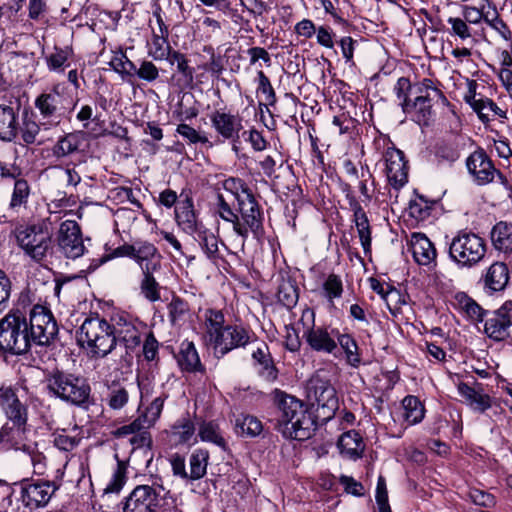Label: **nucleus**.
<instances>
[{"mask_svg":"<svg viewBox=\"0 0 512 512\" xmlns=\"http://www.w3.org/2000/svg\"><path fill=\"white\" fill-rule=\"evenodd\" d=\"M56 242L58 250L68 259H77L86 251L81 228L74 220H65L60 224Z\"/></svg>","mask_w":512,"mask_h":512,"instance_id":"14","label":"nucleus"},{"mask_svg":"<svg viewBox=\"0 0 512 512\" xmlns=\"http://www.w3.org/2000/svg\"><path fill=\"white\" fill-rule=\"evenodd\" d=\"M176 358L180 369L184 372H205V367L200 361L198 352L193 342L183 341L180 345V350Z\"/></svg>","mask_w":512,"mask_h":512,"instance_id":"29","label":"nucleus"},{"mask_svg":"<svg viewBox=\"0 0 512 512\" xmlns=\"http://www.w3.org/2000/svg\"><path fill=\"white\" fill-rule=\"evenodd\" d=\"M199 436L202 441L211 442L223 449L226 447V441L221 434L220 428L214 422H204L199 428Z\"/></svg>","mask_w":512,"mask_h":512,"instance_id":"44","label":"nucleus"},{"mask_svg":"<svg viewBox=\"0 0 512 512\" xmlns=\"http://www.w3.org/2000/svg\"><path fill=\"white\" fill-rule=\"evenodd\" d=\"M113 320L112 328L115 335V346L117 342H120L124 344L127 351H132L138 347L141 343V329L145 325L127 316H119Z\"/></svg>","mask_w":512,"mask_h":512,"instance_id":"17","label":"nucleus"},{"mask_svg":"<svg viewBox=\"0 0 512 512\" xmlns=\"http://www.w3.org/2000/svg\"><path fill=\"white\" fill-rule=\"evenodd\" d=\"M484 333L501 342L512 337V300L505 301L498 309L487 311L484 316Z\"/></svg>","mask_w":512,"mask_h":512,"instance_id":"13","label":"nucleus"},{"mask_svg":"<svg viewBox=\"0 0 512 512\" xmlns=\"http://www.w3.org/2000/svg\"><path fill=\"white\" fill-rule=\"evenodd\" d=\"M46 386L55 397L78 407L88 403L91 393L85 378L59 370L47 376Z\"/></svg>","mask_w":512,"mask_h":512,"instance_id":"7","label":"nucleus"},{"mask_svg":"<svg viewBox=\"0 0 512 512\" xmlns=\"http://www.w3.org/2000/svg\"><path fill=\"white\" fill-rule=\"evenodd\" d=\"M0 406L13 425L27 424V408L10 388L0 390Z\"/></svg>","mask_w":512,"mask_h":512,"instance_id":"24","label":"nucleus"},{"mask_svg":"<svg viewBox=\"0 0 512 512\" xmlns=\"http://www.w3.org/2000/svg\"><path fill=\"white\" fill-rule=\"evenodd\" d=\"M28 320L20 311H10L0 320V350L13 355L26 353L33 344L29 339Z\"/></svg>","mask_w":512,"mask_h":512,"instance_id":"8","label":"nucleus"},{"mask_svg":"<svg viewBox=\"0 0 512 512\" xmlns=\"http://www.w3.org/2000/svg\"><path fill=\"white\" fill-rule=\"evenodd\" d=\"M452 305L464 312L470 319L483 322L485 313L484 310L474 299L464 292H457L452 299Z\"/></svg>","mask_w":512,"mask_h":512,"instance_id":"35","label":"nucleus"},{"mask_svg":"<svg viewBox=\"0 0 512 512\" xmlns=\"http://www.w3.org/2000/svg\"><path fill=\"white\" fill-rule=\"evenodd\" d=\"M126 482V465L122 461H118L116 469L113 472L110 482L104 489L105 493H118Z\"/></svg>","mask_w":512,"mask_h":512,"instance_id":"51","label":"nucleus"},{"mask_svg":"<svg viewBox=\"0 0 512 512\" xmlns=\"http://www.w3.org/2000/svg\"><path fill=\"white\" fill-rule=\"evenodd\" d=\"M149 258H160L156 247L148 242L135 243L134 260L138 262Z\"/></svg>","mask_w":512,"mask_h":512,"instance_id":"58","label":"nucleus"},{"mask_svg":"<svg viewBox=\"0 0 512 512\" xmlns=\"http://www.w3.org/2000/svg\"><path fill=\"white\" fill-rule=\"evenodd\" d=\"M493 247L503 253L512 252V224L500 221L496 223L490 233Z\"/></svg>","mask_w":512,"mask_h":512,"instance_id":"34","label":"nucleus"},{"mask_svg":"<svg viewBox=\"0 0 512 512\" xmlns=\"http://www.w3.org/2000/svg\"><path fill=\"white\" fill-rule=\"evenodd\" d=\"M466 165L479 184H487L493 180L496 169L483 149L473 152L467 158Z\"/></svg>","mask_w":512,"mask_h":512,"instance_id":"23","label":"nucleus"},{"mask_svg":"<svg viewBox=\"0 0 512 512\" xmlns=\"http://www.w3.org/2000/svg\"><path fill=\"white\" fill-rule=\"evenodd\" d=\"M26 425H13L6 423L0 430L1 442H6L15 450H22L30 457L34 467L41 464L44 458L41 453L36 451L34 444H26L25 441Z\"/></svg>","mask_w":512,"mask_h":512,"instance_id":"16","label":"nucleus"},{"mask_svg":"<svg viewBox=\"0 0 512 512\" xmlns=\"http://www.w3.org/2000/svg\"><path fill=\"white\" fill-rule=\"evenodd\" d=\"M337 345L345 353L346 362L353 368H358L362 364L360 349L356 340L350 334L337 333Z\"/></svg>","mask_w":512,"mask_h":512,"instance_id":"38","label":"nucleus"},{"mask_svg":"<svg viewBox=\"0 0 512 512\" xmlns=\"http://www.w3.org/2000/svg\"><path fill=\"white\" fill-rule=\"evenodd\" d=\"M175 219L179 228L184 233L191 236L205 226L202 221L199 220L191 198H186L176 206Z\"/></svg>","mask_w":512,"mask_h":512,"instance_id":"25","label":"nucleus"},{"mask_svg":"<svg viewBox=\"0 0 512 512\" xmlns=\"http://www.w3.org/2000/svg\"><path fill=\"white\" fill-rule=\"evenodd\" d=\"M218 214L222 220L232 224L233 231L244 243L251 233L259 239L263 234V212L254 194L243 195L232 209L222 194L217 196Z\"/></svg>","mask_w":512,"mask_h":512,"instance_id":"2","label":"nucleus"},{"mask_svg":"<svg viewBox=\"0 0 512 512\" xmlns=\"http://www.w3.org/2000/svg\"><path fill=\"white\" fill-rule=\"evenodd\" d=\"M134 75L145 81L152 82L158 78L159 70L151 61H143L139 68L136 67Z\"/></svg>","mask_w":512,"mask_h":512,"instance_id":"63","label":"nucleus"},{"mask_svg":"<svg viewBox=\"0 0 512 512\" xmlns=\"http://www.w3.org/2000/svg\"><path fill=\"white\" fill-rule=\"evenodd\" d=\"M30 194L28 182L25 179H17L14 183V189L10 201V207L16 208L27 202Z\"/></svg>","mask_w":512,"mask_h":512,"instance_id":"50","label":"nucleus"},{"mask_svg":"<svg viewBox=\"0 0 512 512\" xmlns=\"http://www.w3.org/2000/svg\"><path fill=\"white\" fill-rule=\"evenodd\" d=\"M140 289L147 300L156 302L160 299V286L154 276L143 277L140 283Z\"/></svg>","mask_w":512,"mask_h":512,"instance_id":"55","label":"nucleus"},{"mask_svg":"<svg viewBox=\"0 0 512 512\" xmlns=\"http://www.w3.org/2000/svg\"><path fill=\"white\" fill-rule=\"evenodd\" d=\"M40 126L33 120H25L21 128V137L26 144H33L36 142V137L39 134Z\"/></svg>","mask_w":512,"mask_h":512,"instance_id":"64","label":"nucleus"},{"mask_svg":"<svg viewBox=\"0 0 512 512\" xmlns=\"http://www.w3.org/2000/svg\"><path fill=\"white\" fill-rule=\"evenodd\" d=\"M337 329H328L318 326L316 329L305 333V339L309 347L316 351L336 356L337 352Z\"/></svg>","mask_w":512,"mask_h":512,"instance_id":"22","label":"nucleus"},{"mask_svg":"<svg viewBox=\"0 0 512 512\" xmlns=\"http://www.w3.org/2000/svg\"><path fill=\"white\" fill-rule=\"evenodd\" d=\"M325 297L333 305L334 299L340 298L343 293V284L340 277L336 274H330L323 283Z\"/></svg>","mask_w":512,"mask_h":512,"instance_id":"48","label":"nucleus"},{"mask_svg":"<svg viewBox=\"0 0 512 512\" xmlns=\"http://www.w3.org/2000/svg\"><path fill=\"white\" fill-rule=\"evenodd\" d=\"M71 54L69 48L55 47L54 51L45 57L47 67L50 71L63 72Z\"/></svg>","mask_w":512,"mask_h":512,"instance_id":"45","label":"nucleus"},{"mask_svg":"<svg viewBox=\"0 0 512 512\" xmlns=\"http://www.w3.org/2000/svg\"><path fill=\"white\" fill-rule=\"evenodd\" d=\"M234 430L239 436L253 438L262 432L263 425L261 421L253 415L239 414L234 421Z\"/></svg>","mask_w":512,"mask_h":512,"instance_id":"36","label":"nucleus"},{"mask_svg":"<svg viewBox=\"0 0 512 512\" xmlns=\"http://www.w3.org/2000/svg\"><path fill=\"white\" fill-rule=\"evenodd\" d=\"M192 237L199 243L207 258L210 260L219 258L218 237L212 231L203 226Z\"/></svg>","mask_w":512,"mask_h":512,"instance_id":"37","label":"nucleus"},{"mask_svg":"<svg viewBox=\"0 0 512 512\" xmlns=\"http://www.w3.org/2000/svg\"><path fill=\"white\" fill-rule=\"evenodd\" d=\"M475 112L483 122L490 120L489 112H492L493 115L505 117V112L502 109H500L491 99L483 97H480V105L475 107Z\"/></svg>","mask_w":512,"mask_h":512,"instance_id":"54","label":"nucleus"},{"mask_svg":"<svg viewBox=\"0 0 512 512\" xmlns=\"http://www.w3.org/2000/svg\"><path fill=\"white\" fill-rule=\"evenodd\" d=\"M222 187L225 191L231 193L234 199L239 201L243 199V195L253 194L248 185L240 178L229 177L222 182Z\"/></svg>","mask_w":512,"mask_h":512,"instance_id":"46","label":"nucleus"},{"mask_svg":"<svg viewBox=\"0 0 512 512\" xmlns=\"http://www.w3.org/2000/svg\"><path fill=\"white\" fill-rule=\"evenodd\" d=\"M307 398L316 407L322 420L331 419L338 409V397L330 380L321 372H316L307 383Z\"/></svg>","mask_w":512,"mask_h":512,"instance_id":"10","label":"nucleus"},{"mask_svg":"<svg viewBox=\"0 0 512 512\" xmlns=\"http://www.w3.org/2000/svg\"><path fill=\"white\" fill-rule=\"evenodd\" d=\"M509 281V269L504 262H495L490 265L484 277L485 287L491 291H502Z\"/></svg>","mask_w":512,"mask_h":512,"instance_id":"32","label":"nucleus"},{"mask_svg":"<svg viewBox=\"0 0 512 512\" xmlns=\"http://www.w3.org/2000/svg\"><path fill=\"white\" fill-rule=\"evenodd\" d=\"M394 91L403 112L419 125H427L432 117L435 104H445L447 98L436 83L425 78L411 83L406 77L398 79Z\"/></svg>","mask_w":512,"mask_h":512,"instance_id":"1","label":"nucleus"},{"mask_svg":"<svg viewBox=\"0 0 512 512\" xmlns=\"http://www.w3.org/2000/svg\"><path fill=\"white\" fill-rule=\"evenodd\" d=\"M166 397H156L146 410V413L141 415L146 418L148 426L154 425L162 412L164 401Z\"/></svg>","mask_w":512,"mask_h":512,"instance_id":"61","label":"nucleus"},{"mask_svg":"<svg viewBox=\"0 0 512 512\" xmlns=\"http://www.w3.org/2000/svg\"><path fill=\"white\" fill-rule=\"evenodd\" d=\"M459 395L463 398V402L474 412L485 413L492 406V398L484 392L481 384L476 383L474 386L465 382L457 385Z\"/></svg>","mask_w":512,"mask_h":512,"instance_id":"21","label":"nucleus"},{"mask_svg":"<svg viewBox=\"0 0 512 512\" xmlns=\"http://www.w3.org/2000/svg\"><path fill=\"white\" fill-rule=\"evenodd\" d=\"M337 446L341 455L351 460L361 458L365 449L361 435L355 430L343 433L338 440Z\"/></svg>","mask_w":512,"mask_h":512,"instance_id":"30","label":"nucleus"},{"mask_svg":"<svg viewBox=\"0 0 512 512\" xmlns=\"http://www.w3.org/2000/svg\"><path fill=\"white\" fill-rule=\"evenodd\" d=\"M278 300L287 308H292L298 301V288L291 282H283L278 289Z\"/></svg>","mask_w":512,"mask_h":512,"instance_id":"49","label":"nucleus"},{"mask_svg":"<svg viewBox=\"0 0 512 512\" xmlns=\"http://www.w3.org/2000/svg\"><path fill=\"white\" fill-rule=\"evenodd\" d=\"M158 23L160 26L161 35H153L151 48L149 49V55L154 60H164L168 57L171 47L167 41V27L164 25L160 17L158 18Z\"/></svg>","mask_w":512,"mask_h":512,"instance_id":"39","label":"nucleus"},{"mask_svg":"<svg viewBox=\"0 0 512 512\" xmlns=\"http://www.w3.org/2000/svg\"><path fill=\"white\" fill-rule=\"evenodd\" d=\"M168 318L173 326L184 323L189 315V304L178 296H174L167 305Z\"/></svg>","mask_w":512,"mask_h":512,"instance_id":"42","label":"nucleus"},{"mask_svg":"<svg viewBox=\"0 0 512 512\" xmlns=\"http://www.w3.org/2000/svg\"><path fill=\"white\" fill-rule=\"evenodd\" d=\"M176 132L188 141L190 144H207L209 143L208 138L205 135L200 134L196 129L188 124L181 123L177 126Z\"/></svg>","mask_w":512,"mask_h":512,"instance_id":"56","label":"nucleus"},{"mask_svg":"<svg viewBox=\"0 0 512 512\" xmlns=\"http://www.w3.org/2000/svg\"><path fill=\"white\" fill-rule=\"evenodd\" d=\"M110 66L115 72L128 76H134L136 72V65L122 52L111 59Z\"/></svg>","mask_w":512,"mask_h":512,"instance_id":"53","label":"nucleus"},{"mask_svg":"<svg viewBox=\"0 0 512 512\" xmlns=\"http://www.w3.org/2000/svg\"><path fill=\"white\" fill-rule=\"evenodd\" d=\"M486 242L472 232H460L449 244V257L459 267L471 268L483 260Z\"/></svg>","mask_w":512,"mask_h":512,"instance_id":"9","label":"nucleus"},{"mask_svg":"<svg viewBox=\"0 0 512 512\" xmlns=\"http://www.w3.org/2000/svg\"><path fill=\"white\" fill-rule=\"evenodd\" d=\"M77 341L91 357L104 358L115 349L112 324L99 316L88 317L77 330Z\"/></svg>","mask_w":512,"mask_h":512,"instance_id":"4","label":"nucleus"},{"mask_svg":"<svg viewBox=\"0 0 512 512\" xmlns=\"http://www.w3.org/2000/svg\"><path fill=\"white\" fill-rule=\"evenodd\" d=\"M14 233L19 247L34 261L41 262L52 253V229L49 219L21 225Z\"/></svg>","mask_w":512,"mask_h":512,"instance_id":"6","label":"nucleus"},{"mask_svg":"<svg viewBox=\"0 0 512 512\" xmlns=\"http://www.w3.org/2000/svg\"><path fill=\"white\" fill-rule=\"evenodd\" d=\"M181 512L175 504V499L162 484L136 486L123 504V512Z\"/></svg>","mask_w":512,"mask_h":512,"instance_id":"5","label":"nucleus"},{"mask_svg":"<svg viewBox=\"0 0 512 512\" xmlns=\"http://www.w3.org/2000/svg\"><path fill=\"white\" fill-rule=\"evenodd\" d=\"M29 339L39 346L49 345L58 335L57 322L45 306L35 305L29 313L28 320Z\"/></svg>","mask_w":512,"mask_h":512,"instance_id":"12","label":"nucleus"},{"mask_svg":"<svg viewBox=\"0 0 512 512\" xmlns=\"http://www.w3.org/2000/svg\"><path fill=\"white\" fill-rule=\"evenodd\" d=\"M211 125L224 140L236 141L243 129L242 117L221 110H215L210 115Z\"/></svg>","mask_w":512,"mask_h":512,"instance_id":"18","label":"nucleus"},{"mask_svg":"<svg viewBox=\"0 0 512 512\" xmlns=\"http://www.w3.org/2000/svg\"><path fill=\"white\" fill-rule=\"evenodd\" d=\"M209 453L204 449H196L189 458L190 472L189 480H199L203 478L207 471Z\"/></svg>","mask_w":512,"mask_h":512,"instance_id":"41","label":"nucleus"},{"mask_svg":"<svg viewBox=\"0 0 512 512\" xmlns=\"http://www.w3.org/2000/svg\"><path fill=\"white\" fill-rule=\"evenodd\" d=\"M19 132L18 114L14 108L0 105V139L13 141Z\"/></svg>","mask_w":512,"mask_h":512,"instance_id":"31","label":"nucleus"},{"mask_svg":"<svg viewBox=\"0 0 512 512\" xmlns=\"http://www.w3.org/2000/svg\"><path fill=\"white\" fill-rule=\"evenodd\" d=\"M349 204L351 210L353 211L354 223L357 228L358 236L363 247V250L366 255L370 254L372 240L371 228L366 212L354 197L350 198Z\"/></svg>","mask_w":512,"mask_h":512,"instance_id":"27","label":"nucleus"},{"mask_svg":"<svg viewBox=\"0 0 512 512\" xmlns=\"http://www.w3.org/2000/svg\"><path fill=\"white\" fill-rule=\"evenodd\" d=\"M84 141V133L81 131L67 133L60 137L52 148V154L56 158H64L79 151Z\"/></svg>","mask_w":512,"mask_h":512,"instance_id":"33","label":"nucleus"},{"mask_svg":"<svg viewBox=\"0 0 512 512\" xmlns=\"http://www.w3.org/2000/svg\"><path fill=\"white\" fill-rule=\"evenodd\" d=\"M204 316L205 323L207 326V334L210 338V341L213 342L217 335L220 334L221 331L225 329L224 314L221 310L210 308L205 311Z\"/></svg>","mask_w":512,"mask_h":512,"instance_id":"43","label":"nucleus"},{"mask_svg":"<svg viewBox=\"0 0 512 512\" xmlns=\"http://www.w3.org/2000/svg\"><path fill=\"white\" fill-rule=\"evenodd\" d=\"M375 498H376L379 512H390V505L388 503V492H387V488H386V482L382 476H380L377 481Z\"/></svg>","mask_w":512,"mask_h":512,"instance_id":"60","label":"nucleus"},{"mask_svg":"<svg viewBox=\"0 0 512 512\" xmlns=\"http://www.w3.org/2000/svg\"><path fill=\"white\" fill-rule=\"evenodd\" d=\"M149 427L150 426H148L146 418L139 416L137 419H135L130 424L123 425V426L119 427L116 430L115 435L118 437L130 435V434L136 435L141 430L147 429Z\"/></svg>","mask_w":512,"mask_h":512,"instance_id":"59","label":"nucleus"},{"mask_svg":"<svg viewBox=\"0 0 512 512\" xmlns=\"http://www.w3.org/2000/svg\"><path fill=\"white\" fill-rule=\"evenodd\" d=\"M129 400V393L126 388L122 386H113L110 388L107 403L113 410L122 409Z\"/></svg>","mask_w":512,"mask_h":512,"instance_id":"52","label":"nucleus"},{"mask_svg":"<svg viewBox=\"0 0 512 512\" xmlns=\"http://www.w3.org/2000/svg\"><path fill=\"white\" fill-rule=\"evenodd\" d=\"M79 439L73 436L66 435L64 431L55 433L53 443L55 447L62 451H72L79 444Z\"/></svg>","mask_w":512,"mask_h":512,"instance_id":"62","label":"nucleus"},{"mask_svg":"<svg viewBox=\"0 0 512 512\" xmlns=\"http://www.w3.org/2000/svg\"><path fill=\"white\" fill-rule=\"evenodd\" d=\"M275 429L286 439L304 441L314 434L316 421L302 401L284 395L279 400Z\"/></svg>","mask_w":512,"mask_h":512,"instance_id":"3","label":"nucleus"},{"mask_svg":"<svg viewBox=\"0 0 512 512\" xmlns=\"http://www.w3.org/2000/svg\"><path fill=\"white\" fill-rule=\"evenodd\" d=\"M172 432L178 438V442L187 443L195 433V426L189 418H182L173 425Z\"/></svg>","mask_w":512,"mask_h":512,"instance_id":"47","label":"nucleus"},{"mask_svg":"<svg viewBox=\"0 0 512 512\" xmlns=\"http://www.w3.org/2000/svg\"><path fill=\"white\" fill-rule=\"evenodd\" d=\"M410 249L414 260L419 265H429L436 259V249L424 234L414 233L412 235Z\"/></svg>","mask_w":512,"mask_h":512,"instance_id":"28","label":"nucleus"},{"mask_svg":"<svg viewBox=\"0 0 512 512\" xmlns=\"http://www.w3.org/2000/svg\"><path fill=\"white\" fill-rule=\"evenodd\" d=\"M34 104L42 119L45 120L43 124L49 127L60 125L76 107V103L70 106V100L61 93L60 84H55L49 91L38 95Z\"/></svg>","mask_w":512,"mask_h":512,"instance_id":"11","label":"nucleus"},{"mask_svg":"<svg viewBox=\"0 0 512 512\" xmlns=\"http://www.w3.org/2000/svg\"><path fill=\"white\" fill-rule=\"evenodd\" d=\"M254 368L258 375L267 382H274L278 378V369L269 352L266 343L262 342L252 353Z\"/></svg>","mask_w":512,"mask_h":512,"instance_id":"26","label":"nucleus"},{"mask_svg":"<svg viewBox=\"0 0 512 512\" xmlns=\"http://www.w3.org/2000/svg\"><path fill=\"white\" fill-rule=\"evenodd\" d=\"M386 174L390 184L396 188L402 187L407 182L408 168L404 153L394 147H389L385 154Z\"/></svg>","mask_w":512,"mask_h":512,"instance_id":"19","label":"nucleus"},{"mask_svg":"<svg viewBox=\"0 0 512 512\" xmlns=\"http://www.w3.org/2000/svg\"><path fill=\"white\" fill-rule=\"evenodd\" d=\"M158 350H159V342L154 336L153 332H149L143 343V356L144 359L148 362H157L158 361Z\"/></svg>","mask_w":512,"mask_h":512,"instance_id":"57","label":"nucleus"},{"mask_svg":"<svg viewBox=\"0 0 512 512\" xmlns=\"http://www.w3.org/2000/svg\"><path fill=\"white\" fill-rule=\"evenodd\" d=\"M256 340L257 336L251 329L235 324L225 326V329L217 335L212 343L215 351L224 356L228 352L244 348Z\"/></svg>","mask_w":512,"mask_h":512,"instance_id":"15","label":"nucleus"},{"mask_svg":"<svg viewBox=\"0 0 512 512\" xmlns=\"http://www.w3.org/2000/svg\"><path fill=\"white\" fill-rule=\"evenodd\" d=\"M56 487L49 481H37L22 486V500L30 508L44 507L55 493Z\"/></svg>","mask_w":512,"mask_h":512,"instance_id":"20","label":"nucleus"},{"mask_svg":"<svg viewBox=\"0 0 512 512\" xmlns=\"http://www.w3.org/2000/svg\"><path fill=\"white\" fill-rule=\"evenodd\" d=\"M402 405L404 408L403 417L410 425L418 424L423 420L425 409L416 396H406L402 401Z\"/></svg>","mask_w":512,"mask_h":512,"instance_id":"40","label":"nucleus"}]
</instances>
